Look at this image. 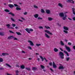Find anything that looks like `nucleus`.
Instances as JSON below:
<instances>
[{"instance_id":"nucleus-1","label":"nucleus","mask_w":75,"mask_h":75,"mask_svg":"<svg viewBox=\"0 0 75 75\" xmlns=\"http://www.w3.org/2000/svg\"><path fill=\"white\" fill-rule=\"evenodd\" d=\"M59 16L60 17H63L62 19L63 20H65L66 18H67V17H68V16L66 14L64 15V13H62L59 14Z\"/></svg>"},{"instance_id":"nucleus-2","label":"nucleus","mask_w":75,"mask_h":75,"mask_svg":"<svg viewBox=\"0 0 75 75\" xmlns=\"http://www.w3.org/2000/svg\"><path fill=\"white\" fill-rule=\"evenodd\" d=\"M25 30L29 34H30V31H33V29H29L28 28H26Z\"/></svg>"},{"instance_id":"nucleus-3","label":"nucleus","mask_w":75,"mask_h":75,"mask_svg":"<svg viewBox=\"0 0 75 75\" xmlns=\"http://www.w3.org/2000/svg\"><path fill=\"white\" fill-rule=\"evenodd\" d=\"M59 54L61 57V58H62V59H63L64 58V53L62 52H59Z\"/></svg>"},{"instance_id":"nucleus-4","label":"nucleus","mask_w":75,"mask_h":75,"mask_svg":"<svg viewBox=\"0 0 75 75\" xmlns=\"http://www.w3.org/2000/svg\"><path fill=\"white\" fill-rule=\"evenodd\" d=\"M44 31L45 33H47V34H50V35H53V34L50 32V31L48 30H44Z\"/></svg>"},{"instance_id":"nucleus-5","label":"nucleus","mask_w":75,"mask_h":75,"mask_svg":"<svg viewBox=\"0 0 75 75\" xmlns=\"http://www.w3.org/2000/svg\"><path fill=\"white\" fill-rule=\"evenodd\" d=\"M28 43H29L30 45L31 46H34V43H33V42L32 41L30 40H28Z\"/></svg>"},{"instance_id":"nucleus-6","label":"nucleus","mask_w":75,"mask_h":75,"mask_svg":"<svg viewBox=\"0 0 75 75\" xmlns=\"http://www.w3.org/2000/svg\"><path fill=\"white\" fill-rule=\"evenodd\" d=\"M65 47L67 51H68V52H70V51L71 50V49H70V47H67V45H65Z\"/></svg>"},{"instance_id":"nucleus-7","label":"nucleus","mask_w":75,"mask_h":75,"mask_svg":"<svg viewBox=\"0 0 75 75\" xmlns=\"http://www.w3.org/2000/svg\"><path fill=\"white\" fill-rule=\"evenodd\" d=\"M45 37H46V38H50V36L47 33H45Z\"/></svg>"},{"instance_id":"nucleus-8","label":"nucleus","mask_w":75,"mask_h":75,"mask_svg":"<svg viewBox=\"0 0 75 75\" xmlns=\"http://www.w3.org/2000/svg\"><path fill=\"white\" fill-rule=\"evenodd\" d=\"M52 66L54 68H57V65H56V64H55V63H54V62H53Z\"/></svg>"},{"instance_id":"nucleus-9","label":"nucleus","mask_w":75,"mask_h":75,"mask_svg":"<svg viewBox=\"0 0 75 75\" xmlns=\"http://www.w3.org/2000/svg\"><path fill=\"white\" fill-rule=\"evenodd\" d=\"M58 6L60 7H61V8H62L63 7V5L61 3H58Z\"/></svg>"},{"instance_id":"nucleus-10","label":"nucleus","mask_w":75,"mask_h":75,"mask_svg":"<svg viewBox=\"0 0 75 75\" xmlns=\"http://www.w3.org/2000/svg\"><path fill=\"white\" fill-rule=\"evenodd\" d=\"M6 27H7V28H11L12 29H14V28H10V25L9 24H8L6 25Z\"/></svg>"},{"instance_id":"nucleus-11","label":"nucleus","mask_w":75,"mask_h":75,"mask_svg":"<svg viewBox=\"0 0 75 75\" xmlns=\"http://www.w3.org/2000/svg\"><path fill=\"white\" fill-rule=\"evenodd\" d=\"M39 16V15L38 14H34L33 15V16L35 18H38V17Z\"/></svg>"},{"instance_id":"nucleus-12","label":"nucleus","mask_w":75,"mask_h":75,"mask_svg":"<svg viewBox=\"0 0 75 75\" xmlns=\"http://www.w3.org/2000/svg\"><path fill=\"white\" fill-rule=\"evenodd\" d=\"M64 67L62 65H61L59 67V69H64Z\"/></svg>"},{"instance_id":"nucleus-13","label":"nucleus","mask_w":75,"mask_h":75,"mask_svg":"<svg viewBox=\"0 0 75 75\" xmlns=\"http://www.w3.org/2000/svg\"><path fill=\"white\" fill-rule=\"evenodd\" d=\"M63 29H64V30H66L67 31H68L69 30L68 28L65 26L63 27Z\"/></svg>"},{"instance_id":"nucleus-14","label":"nucleus","mask_w":75,"mask_h":75,"mask_svg":"<svg viewBox=\"0 0 75 75\" xmlns=\"http://www.w3.org/2000/svg\"><path fill=\"white\" fill-rule=\"evenodd\" d=\"M67 1L69 2L72 3H74V1L72 0H67Z\"/></svg>"},{"instance_id":"nucleus-15","label":"nucleus","mask_w":75,"mask_h":75,"mask_svg":"<svg viewBox=\"0 0 75 75\" xmlns=\"http://www.w3.org/2000/svg\"><path fill=\"white\" fill-rule=\"evenodd\" d=\"M5 65L6 67H8V68H11V66H10V65L6 63L5 64Z\"/></svg>"},{"instance_id":"nucleus-16","label":"nucleus","mask_w":75,"mask_h":75,"mask_svg":"<svg viewBox=\"0 0 75 75\" xmlns=\"http://www.w3.org/2000/svg\"><path fill=\"white\" fill-rule=\"evenodd\" d=\"M48 21H52V20H53V18L51 17H48Z\"/></svg>"},{"instance_id":"nucleus-17","label":"nucleus","mask_w":75,"mask_h":75,"mask_svg":"<svg viewBox=\"0 0 75 75\" xmlns=\"http://www.w3.org/2000/svg\"><path fill=\"white\" fill-rule=\"evenodd\" d=\"M8 6L10 7V8H13V7H14V6L12 4H9Z\"/></svg>"},{"instance_id":"nucleus-18","label":"nucleus","mask_w":75,"mask_h":75,"mask_svg":"<svg viewBox=\"0 0 75 75\" xmlns=\"http://www.w3.org/2000/svg\"><path fill=\"white\" fill-rule=\"evenodd\" d=\"M54 51L55 52H57L58 51V49L57 48H54Z\"/></svg>"},{"instance_id":"nucleus-19","label":"nucleus","mask_w":75,"mask_h":75,"mask_svg":"<svg viewBox=\"0 0 75 75\" xmlns=\"http://www.w3.org/2000/svg\"><path fill=\"white\" fill-rule=\"evenodd\" d=\"M64 54H66L67 56H69V54H68V53L66 51L64 50Z\"/></svg>"},{"instance_id":"nucleus-20","label":"nucleus","mask_w":75,"mask_h":75,"mask_svg":"<svg viewBox=\"0 0 75 75\" xmlns=\"http://www.w3.org/2000/svg\"><path fill=\"white\" fill-rule=\"evenodd\" d=\"M46 12L47 14H49L50 13V11L49 10H47L46 11Z\"/></svg>"},{"instance_id":"nucleus-21","label":"nucleus","mask_w":75,"mask_h":75,"mask_svg":"<svg viewBox=\"0 0 75 75\" xmlns=\"http://www.w3.org/2000/svg\"><path fill=\"white\" fill-rule=\"evenodd\" d=\"M14 37V36H9L8 37V39H13V38Z\"/></svg>"},{"instance_id":"nucleus-22","label":"nucleus","mask_w":75,"mask_h":75,"mask_svg":"<svg viewBox=\"0 0 75 75\" xmlns=\"http://www.w3.org/2000/svg\"><path fill=\"white\" fill-rule=\"evenodd\" d=\"M2 55L3 56H5V55H8V54L7 53H3L2 54Z\"/></svg>"},{"instance_id":"nucleus-23","label":"nucleus","mask_w":75,"mask_h":75,"mask_svg":"<svg viewBox=\"0 0 75 75\" xmlns=\"http://www.w3.org/2000/svg\"><path fill=\"white\" fill-rule=\"evenodd\" d=\"M37 69V68L36 67H32V70L33 71H36Z\"/></svg>"},{"instance_id":"nucleus-24","label":"nucleus","mask_w":75,"mask_h":75,"mask_svg":"<svg viewBox=\"0 0 75 75\" xmlns=\"http://www.w3.org/2000/svg\"><path fill=\"white\" fill-rule=\"evenodd\" d=\"M25 67H24V65H22L21 66V69H24Z\"/></svg>"},{"instance_id":"nucleus-25","label":"nucleus","mask_w":75,"mask_h":75,"mask_svg":"<svg viewBox=\"0 0 75 75\" xmlns=\"http://www.w3.org/2000/svg\"><path fill=\"white\" fill-rule=\"evenodd\" d=\"M8 14H11V16H15L14 14V13H13L12 12H10V13H8Z\"/></svg>"},{"instance_id":"nucleus-26","label":"nucleus","mask_w":75,"mask_h":75,"mask_svg":"<svg viewBox=\"0 0 75 75\" xmlns=\"http://www.w3.org/2000/svg\"><path fill=\"white\" fill-rule=\"evenodd\" d=\"M60 44L61 45H62V46L64 45V42H63L62 41H60Z\"/></svg>"},{"instance_id":"nucleus-27","label":"nucleus","mask_w":75,"mask_h":75,"mask_svg":"<svg viewBox=\"0 0 75 75\" xmlns=\"http://www.w3.org/2000/svg\"><path fill=\"white\" fill-rule=\"evenodd\" d=\"M63 32L65 34H68V32L66 30H63Z\"/></svg>"},{"instance_id":"nucleus-28","label":"nucleus","mask_w":75,"mask_h":75,"mask_svg":"<svg viewBox=\"0 0 75 75\" xmlns=\"http://www.w3.org/2000/svg\"><path fill=\"white\" fill-rule=\"evenodd\" d=\"M16 34H17V35H21V33L20 32H16Z\"/></svg>"},{"instance_id":"nucleus-29","label":"nucleus","mask_w":75,"mask_h":75,"mask_svg":"<svg viewBox=\"0 0 75 75\" xmlns=\"http://www.w3.org/2000/svg\"><path fill=\"white\" fill-rule=\"evenodd\" d=\"M39 57H40V58H41V59H42V61H43L44 58H43V57H42L41 56H39Z\"/></svg>"},{"instance_id":"nucleus-30","label":"nucleus","mask_w":75,"mask_h":75,"mask_svg":"<svg viewBox=\"0 0 75 75\" xmlns=\"http://www.w3.org/2000/svg\"><path fill=\"white\" fill-rule=\"evenodd\" d=\"M40 67L41 68H42V69H44V68H45V67H44L42 65H41Z\"/></svg>"},{"instance_id":"nucleus-31","label":"nucleus","mask_w":75,"mask_h":75,"mask_svg":"<svg viewBox=\"0 0 75 75\" xmlns=\"http://www.w3.org/2000/svg\"><path fill=\"white\" fill-rule=\"evenodd\" d=\"M4 33L2 32H0V35H1L2 36H3L4 35Z\"/></svg>"},{"instance_id":"nucleus-32","label":"nucleus","mask_w":75,"mask_h":75,"mask_svg":"<svg viewBox=\"0 0 75 75\" xmlns=\"http://www.w3.org/2000/svg\"><path fill=\"white\" fill-rule=\"evenodd\" d=\"M25 69L27 70H28V71H30V70H31V68H30V67H29V68L26 67L25 68Z\"/></svg>"},{"instance_id":"nucleus-33","label":"nucleus","mask_w":75,"mask_h":75,"mask_svg":"<svg viewBox=\"0 0 75 75\" xmlns=\"http://www.w3.org/2000/svg\"><path fill=\"white\" fill-rule=\"evenodd\" d=\"M27 48L29 50H32V47H31L30 46H28L27 47Z\"/></svg>"},{"instance_id":"nucleus-34","label":"nucleus","mask_w":75,"mask_h":75,"mask_svg":"<svg viewBox=\"0 0 75 75\" xmlns=\"http://www.w3.org/2000/svg\"><path fill=\"white\" fill-rule=\"evenodd\" d=\"M35 45L36 46V47H39V46H40V45H41V44H35Z\"/></svg>"},{"instance_id":"nucleus-35","label":"nucleus","mask_w":75,"mask_h":75,"mask_svg":"<svg viewBox=\"0 0 75 75\" xmlns=\"http://www.w3.org/2000/svg\"><path fill=\"white\" fill-rule=\"evenodd\" d=\"M45 27L46 29H50V27L48 26H45Z\"/></svg>"},{"instance_id":"nucleus-36","label":"nucleus","mask_w":75,"mask_h":75,"mask_svg":"<svg viewBox=\"0 0 75 75\" xmlns=\"http://www.w3.org/2000/svg\"><path fill=\"white\" fill-rule=\"evenodd\" d=\"M4 11H5V12H9L10 11H9L8 10V9H5L4 10Z\"/></svg>"},{"instance_id":"nucleus-37","label":"nucleus","mask_w":75,"mask_h":75,"mask_svg":"<svg viewBox=\"0 0 75 75\" xmlns=\"http://www.w3.org/2000/svg\"><path fill=\"white\" fill-rule=\"evenodd\" d=\"M16 10H21V8H20L16 7Z\"/></svg>"},{"instance_id":"nucleus-38","label":"nucleus","mask_w":75,"mask_h":75,"mask_svg":"<svg viewBox=\"0 0 75 75\" xmlns=\"http://www.w3.org/2000/svg\"><path fill=\"white\" fill-rule=\"evenodd\" d=\"M33 7L35 8H38V6H36V5H34Z\"/></svg>"},{"instance_id":"nucleus-39","label":"nucleus","mask_w":75,"mask_h":75,"mask_svg":"<svg viewBox=\"0 0 75 75\" xmlns=\"http://www.w3.org/2000/svg\"><path fill=\"white\" fill-rule=\"evenodd\" d=\"M11 19L12 21H14V22H15V20H14V19L13 18H11Z\"/></svg>"},{"instance_id":"nucleus-40","label":"nucleus","mask_w":75,"mask_h":75,"mask_svg":"<svg viewBox=\"0 0 75 75\" xmlns=\"http://www.w3.org/2000/svg\"><path fill=\"white\" fill-rule=\"evenodd\" d=\"M13 40H17L18 39L16 38H15L13 36Z\"/></svg>"},{"instance_id":"nucleus-41","label":"nucleus","mask_w":75,"mask_h":75,"mask_svg":"<svg viewBox=\"0 0 75 75\" xmlns=\"http://www.w3.org/2000/svg\"><path fill=\"white\" fill-rule=\"evenodd\" d=\"M41 12H42V13H44V12H45V11H44V9H41Z\"/></svg>"},{"instance_id":"nucleus-42","label":"nucleus","mask_w":75,"mask_h":75,"mask_svg":"<svg viewBox=\"0 0 75 75\" xmlns=\"http://www.w3.org/2000/svg\"><path fill=\"white\" fill-rule=\"evenodd\" d=\"M39 29H43V28L42 26H39Z\"/></svg>"},{"instance_id":"nucleus-43","label":"nucleus","mask_w":75,"mask_h":75,"mask_svg":"<svg viewBox=\"0 0 75 75\" xmlns=\"http://www.w3.org/2000/svg\"><path fill=\"white\" fill-rule=\"evenodd\" d=\"M68 44L69 45H72V43H71L70 42H69L68 43Z\"/></svg>"},{"instance_id":"nucleus-44","label":"nucleus","mask_w":75,"mask_h":75,"mask_svg":"<svg viewBox=\"0 0 75 75\" xmlns=\"http://www.w3.org/2000/svg\"><path fill=\"white\" fill-rule=\"evenodd\" d=\"M38 20H42V18L41 17H39L38 18Z\"/></svg>"},{"instance_id":"nucleus-45","label":"nucleus","mask_w":75,"mask_h":75,"mask_svg":"<svg viewBox=\"0 0 75 75\" xmlns=\"http://www.w3.org/2000/svg\"><path fill=\"white\" fill-rule=\"evenodd\" d=\"M16 74H18V73H19V72L18 70H16Z\"/></svg>"},{"instance_id":"nucleus-46","label":"nucleus","mask_w":75,"mask_h":75,"mask_svg":"<svg viewBox=\"0 0 75 75\" xmlns=\"http://www.w3.org/2000/svg\"><path fill=\"white\" fill-rule=\"evenodd\" d=\"M14 5L15 7H18V6L16 4H14Z\"/></svg>"},{"instance_id":"nucleus-47","label":"nucleus","mask_w":75,"mask_h":75,"mask_svg":"<svg viewBox=\"0 0 75 75\" xmlns=\"http://www.w3.org/2000/svg\"><path fill=\"white\" fill-rule=\"evenodd\" d=\"M69 57H68V58H66V60L67 61H69Z\"/></svg>"},{"instance_id":"nucleus-48","label":"nucleus","mask_w":75,"mask_h":75,"mask_svg":"<svg viewBox=\"0 0 75 75\" xmlns=\"http://www.w3.org/2000/svg\"><path fill=\"white\" fill-rule=\"evenodd\" d=\"M9 31L10 33H13V34H15L11 30H9Z\"/></svg>"},{"instance_id":"nucleus-49","label":"nucleus","mask_w":75,"mask_h":75,"mask_svg":"<svg viewBox=\"0 0 75 75\" xmlns=\"http://www.w3.org/2000/svg\"><path fill=\"white\" fill-rule=\"evenodd\" d=\"M12 25L13 27H14L16 26V25L14 24H12Z\"/></svg>"},{"instance_id":"nucleus-50","label":"nucleus","mask_w":75,"mask_h":75,"mask_svg":"<svg viewBox=\"0 0 75 75\" xmlns=\"http://www.w3.org/2000/svg\"><path fill=\"white\" fill-rule=\"evenodd\" d=\"M24 15H27V12H25L23 13Z\"/></svg>"},{"instance_id":"nucleus-51","label":"nucleus","mask_w":75,"mask_h":75,"mask_svg":"<svg viewBox=\"0 0 75 75\" xmlns=\"http://www.w3.org/2000/svg\"><path fill=\"white\" fill-rule=\"evenodd\" d=\"M49 65H50V66H52V62L49 63Z\"/></svg>"},{"instance_id":"nucleus-52","label":"nucleus","mask_w":75,"mask_h":75,"mask_svg":"<svg viewBox=\"0 0 75 75\" xmlns=\"http://www.w3.org/2000/svg\"><path fill=\"white\" fill-rule=\"evenodd\" d=\"M59 49L60 50H61V51H63V50H62V48H59Z\"/></svg>"},{"instance_id":"nucleus-53","label":"nucleus","mask_w":75,"mask_h":75,"mask_svg":"<svg viewBox=\"0 0 75 75\" xmlns=\"http://www.w3.org/2000/svg\"><path fill=\"white\" fill-rule=\"evenodd\" d=\"M21 18L22 19V20H25V18H23V17H21Z\"/></svg>"},{"instance_id":"nucleus-54","label":"nucleus","mask_w":75,"mask_h":75,"mask_svg":"<svg viewBox=\"0 0 75 75\" xmlns=\"http://www.w3.org/2000/svg\"><path fill=\"white\" fill-rule=\"evenodd\" d=\"M72 19L73 20H74V21H75V17H73L72 18Z\"/></svg>"},{"instance_id":"nucleus-55","label":"nucleus","mask_w":75,"mask_h":75,"mask_svg":"<svg viewBox=\"0 0 75 75\" xmlns=\"http://www.w3.org/2000/svg\"><path fill=\"white\" fill-rule=\"evenodd\" d=\"M72 11L73 12L74 11H75V9H74V8H72Z\"/></svg>"},{"instance_id":"nucleus-56","label":"nucleus","mask_w":75,"mask_h":75,"mask_svg":"<svg viewBox=\"0 0 75 75\" xmlns=\"http://www.w3.org/2000/svg\"><path fill=\"white\" fill-rule=\"evenodd\" d=\"M18 20V21H21V22H23V21H22V20L19 19Z\"/></svg>"},{"instance_id":"nucleus-57","label":"nucleus","mask_w":75,"mask_h":75,"mask_svg":"<svg viewBox=\"0 0 75 75\" xmlns=\"http://www.w3.org/2000/svg\"><path fill=\"white\" fill-rule=\"evenodd\" d=\"M44 59L45 60V61L46 62H48V60H47L46 59H45V58H44Z\"/></svg>"},{"instance_id":"nucleus-58","label":"nucleus","mask_w":75,"mask_h":75,"mask_svg":"<svg viewBox=\"0 0 75 75\" xmlns=\"http://www.w3.org/2000/svg\"><path fill=\"white\" fill-rule=\"evenodd\" d=\"M68 19H69V20L71 21L72 20V19L69 18H68Z\"/></svg>"},{"instance_id":"nucleus-59","label":"nucleus","mask_w":75,"mask_h":75,"mask_svg":"<svg viewBox=\"0 0 75 75\" xmlns=\"http://www.w3.org/2000/svg\"><path fill=\"white\" fill-rule=\"evenodd\" d=\"M73 48L74 50H75V46H73Z\"/></svg>"},{"instance_id":"nucleus-60","label":"nucleus","mask_w":75,"mask_h":75,"mask_svg":"<svg viewBox=\"0 0 75 75\" xmlns=\"http://www.w3.org/2000/svg\"><path fill=\"white\" fill-rule=\"evenodd\" d=\"M37 60L38 61H40V58L38 57L37 58Z\"/></svg>"},{"instance_id":"nucleus-61","label":"nucleus","mask_w":75,"mask_h":75,"mask_svg":"<svg viewBox=\"0 0 75 75\" xmlns=\"http://www.w3.org/2000/svg\"><path fill=\"white\" fill-rule=\"evenodd\" d=\"M73 14H74V15H75V11L73 12Z\"/></svg>"},{"instance_id":"nucleus-62","label":"nucleus","mask_w":75,"mask_h":75,"mask_svg":"<svg viewBox=\"0 0 75 75\" xmlns=\"http://www.w3.org/2000/svg\"><path fill=\"white\" fill-rule=\"evenodd\" d=\"M68 13V12H64V14H67V13Z\"/></svg>"},{"instance_id":"nucleus-63","label":"nucleus","mask_w":75,"mask_h":75,"mask_svg":"<svg viewBox=\"0 0 75 75\" xmlns=\"http://www.w3.org/2000/svg\"><path fill=\"white\" fill-rule=\"evenodd\" d=\"M64 41H65V42H68V40H67V39H65Z\"/></svg>"},{"instance_id":"nucleus-64","label":"nucleus","mask_w":75,"mask_h":75,"mask_svg":"<svg viewBox=\"0 0 75 75\" xmlns=\"http://www.w3.org/2000/svg\"><path fill=\"white\" fill-rule=\"evenodd\" d=\"M16 67H18L19 66H18V64H16Z\"/></svg>"}]
</instances>
